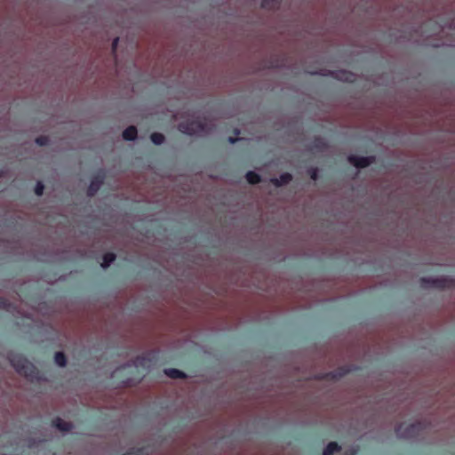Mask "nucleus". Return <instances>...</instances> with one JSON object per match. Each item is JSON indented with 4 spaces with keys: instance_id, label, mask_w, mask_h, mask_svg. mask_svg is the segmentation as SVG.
Here are the masks:
<instances>
[{
    "instance_id": "nucleus-20",
    "label": "nucleus",
    "mask_w": 455,
    "mask_h": 455,
    "mask_svg": "<svg viewBox=\"0 0 455 455\" xmlns=\"http://www.w3.org/2000/svg\"><path fill=\"white\" fill-rule=\"evenodd\" d=\"M228 140H229L230 143H234L236 140L235 139H233L232 137H230Z\"/></svg>"
},
{
    "instance_id": "nucleus-21",
    "label": "nucleus",
    "mask_w": 455,
    "mask_h": 455,
    "mask_svg": "<svg viewBox=\"0 0 455 455\" xmlns=\"http://www.w3.org/2000/svg\"><path fill=\"white\" fill-rule=\"evenodd\" d=\"M262 5L264 7H266L267 5V0H264L263 3H262Z\"/></svg>"
},
{
    "instance_id": "nucleus-14",
    "label": "nucleus",
    "mask_w": 455,
    "mask_h": 455,
    "mask_svg": "<svg viewBox=\"0 0 455 455\" xmlns=\"http://www.w3.org/2000/svg\"><path fill=\"white\" fill-rule=\"evenodd\" d=\"M44 188V185H43L41 182H38V183L36 184V188H35V192H36V194L37 196H41V195H43Z\"/></svg>"
},
{
    "instance_id": "nucleus-15",
    "label": "nucleus",
    "mask_w": 455,
    "mask_h": 455,
    "mask_svg": "<svg viewBox=\"0 0 455 455\" xmlns=\"http://www.w3.org/2000/svg\"><path fill=\"white\" fill-rule=\"evenodd\" d=\"M47 141H48L47 137L41 136L36 139V143L41 146L45 145L47 143Z\"/></svg>"
},
{
    "instance_id": "nucleus-4",
    "label": "nucleus",
    "mask_w": 455,
    "mask_h": 455,
    "mask_svg": "<svg viewBox=\"0 0 455 455\" xmlns=\"http://www.w3.org/2000/svg\"><path fill=\"white\" fill-rule=\"evenodd\" d=\"M102 184V178L96 177L92 182L88 188V195L93 196L98 189L100 188V185Z\"/></svg>"
},
{
    "instance_id": "nucleus-16",
    "label": "nucleus",
    "mask_w": 455,
    "mask_h": 455,
    "mask_svg": "<svg viewBox=\"0 0 455 455\" xmlns=\"http://www.w3.org/2000/svg\"><path fill=\"white\" fill-rule=\"evenodd\" d=\"M343 76H344L343 79L346 80V81H348V82H353L354 81V75H352L350 73H344Z\"/></svg>"
},
{
    "instance_id": "nucleus-18",
    "label": "nucleus",
    "mask_w": 455,
    "mask_h": 455,
    "mask_svg": "<svg viewBox=\"0 0 455 455\" xmlns=\"http://www.w3.org/2000/svg\"><path fill=\"white\" fill-rule=\"evenodd\" d=\"M310 172H311V178L313 180H315L316 179V175H317V170L316 169H313Z\"/></svg>"
},
{
    "instance_id": "nucleus-1",
    "label": "nucleus",
    "mask_w": 455,
    "mask_h": 455,
    "mask_svg": "<svg viewBox=\"0 0 455 455\" xmlns=\"http://www.w3.org/2000/svg\"><path fill=\"white\" fill-rule=\"evenodd\" d=\"M179 129L180 132L190 135H204L212 129V125L209 126L206 119H204L203 121L193 120L189 123H180L179 124Z\"/></svg>"
},
{
    "instance_id": "nucleus-22",
    "label": "nucleus",
    "mask_w": 455,
    "mask_h": 455,
    "mask_svg": "<svg viewBox=\"0 0 455 455\" xmlns=\"http://www.w3.org/2000/svg\"><path fill=\"white\" fill-rule=\"evenodd\" d=\"M421 282L424 283L427 282V280L426 279H422Z\"/></svg>"
},
{
    "instance_id": "nucleus-17",
    "label": "nucleus",
    "mask_w": 455,
    "mask_h": 455,
    "mask_svg": "<svg viewBox=\"0 0 455 455\" xmlns=\"http://www.w3.org/2000/svg\"><path fill=\"white\" fill-rule=\"evenodd\" d=\"M433 284L435 285V286H438V287H443L445 286L443 280H433L432 281Z\"/></svg>"
},
{
    "instance_id": "nucleus-11",
    "label": "nucleus",
    "mask_w": 455,
    "mask_h": 455,
    "mask_svg": "<svg viewBox=\"0 0 455 455\" xmlns=\"http://www.w3.org/2000/svg\"><path fill=\"white\" fill-rule=\"evenodd\" d=\"M246 180L251 184H257L260 180L259 176L254 172H249L246 174Z\"/></svg>"
},
{
    "instance_id": "nucleus-5",
    "label": "nucleus",
    "mask_w": 455,
    "mask_h": 455,
    "mask_svg": "<svg viewBox=\"0 0 455 455\" xmlns=\"http://www.w3.org/2000/svg\"><path fill=\"white\" fill-rule=\"evenodd\" d=\"M54 425L61 432H68L72 428V425L70 423L66 422L61 419H57L54 421Z\"/></svg>"
},
{
    "instance_id": "nucleus-8",
    "label": "nucleus",
    "mask_w": 455,
    "mask_h": 455,
    "mask_svg": "<svg viewBox=\"0 0 455 455\" xmlns=\"http://www.w3.org/2000/svg\"><path fill=\"white\" fill-rule=\"evenodd\" d=\"M165 374L172 378V379H183L185 378V374L179 371V370H176V369H169V370H165Z\"/></svg>"
},
{
    "instance_id": "nucleus-6",
    "label": "nucleus",
    "mask_w": 455,
    "mask_h": 455,
    "mask_svg": "<svg viewBox=\"0 0 455 455\" xmlns=\"http://www.w3.org/2000/svg\"><path fill=\"white\" fill-rule=\"evenodd\" d=\"M137 136V129L135 126H129L123 132V137L124 140H134Z\"/></svg>"
},
{
    "instance_id": "nucleus-2",
    "label": "nucleus",
    "mask_w": 455,
    "mask_h": 455,
    "mask_svg": "<svg viewBox=\"0 0 455 455\" xmlns=\"http://www.w3.org/2000/svg\"><path fill=\"white\" fill-rule=\"evenodd\" d=\"M11 363L20 375L30 378L35 373L34 365L22 356L17 355L11 358Z\"/></svg>"
},
{
    "instance_id": "nucleus-13",
    "label": "nucleus",
    "mask_w": 455,
    "mask_h": 455,
    "mask_svg": "<svg viewBox=\"0 0 455 455\" xmlns=\"http://www.w3.org/2000/svg\"><path fill=\"white\" fill-rule=\"evenodd\" d=\"M55 363L60 366H65L66 358L63 353L58 352L55 355Z\"/></svg>"
},
{
    "instance_id": "nucleus-9",
    "label": "nucleus",
    "mask_w": 455,
    "mask_h": 455,
    "mask_svg": "<svg viewBox=\"0 0 455 455\" xmlns=\"http://www.w3.org/2000/svg\"><path fill=\"white\" fill-rule=\"evenodd\" d=\"M339 450V445L334 443V442H331L330 443L327 447L324 449L323 451V455H333L334 452L338 451Z\"/></svg>"
},
{
    "instance_id": "nucleus-3",
    "label": "nucleus",
    "mask_w": 455,
    "mask_h": 455,
    "mask_svg": "<svg viewBox=\"0 0 455 455\" xmlns=\"http://www.w3.org/2000/svg\"><path fill=\"white\" fill-rule=\"evenodd\" d=\"M375 158L373 156L369 157H358L351 156L348 157V161L351 164L355 165L357 168H363L370 165L373 163Z\"/></svg>"
},
{
    "instance_id": "nucleus-10",
    "label": "nucleus",
    "mask_w": 455,
    "mask_h": 455,
    "mask_svg": "<svg viewBox=\"0 0 455 455\" xmlns=\"http://www.w3.org/2000/svg\"><path fill=\"white\" fill-rule=\"evenodd\" d=\"M115 259L116 255L114 253L105 254L103 258V262L101 263V267L104 268L108 267Z\"/></svg>"
},
{
    "instance_id": "nucleus-12",
    "label": "nucleus",
    "mask_w": 455,
    "mask_h": 455,
    "mask_svg": "<svg viewBox=\"0 0 455 455\" xmlns=\"http://www.w3.org/2000/svg\"><path fill=\"white\" fill-rule=\"evenodd\" d=\"M151 140L156 144V145H160L164 142V136L162 134V133H159V132H154L151 134Z\"/></svg>"
},
{
    "instance_id": "nucleus-7",
    "label": "nucleus",
    "mask_w": 455,
    "mask_h": 455,
    "mask_svg": "<svg viewBox=\"0 0 455 455\" xmlns=\"http://www.w3.org/2000/svg\"><path fill=\"white\" fill-rule=\"evenodd\" d=\"M291 180V175L289 173H284V174L281 175L280 179L272 180V182L275 186H281V185L287 184Z\"/></svg>"
},
{
    "instance_id": "nucleus-19",
    "label": "nucleus",
    "mask_w": 455,
    "mask_h": 455,
    "mask_svg": "<svg viewBox=\"0 0 455 455\" xmlns=\"http://www.w3.org/2000/svg\"><path fill=\"white\" fill-rule=\"evenodd\" d=\"M117 44H118V38H115L113 41V44H112L113 51H115L116 49Z\"/></svg>"
}]
</instances>
